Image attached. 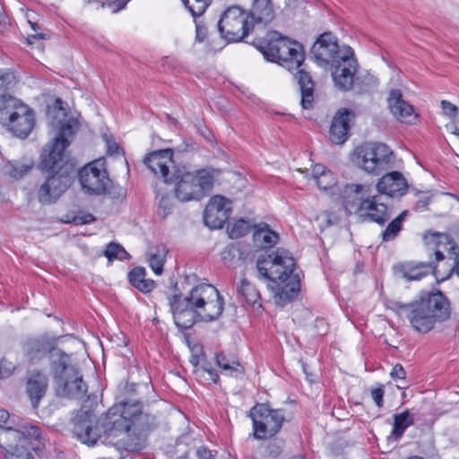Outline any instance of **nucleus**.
<instances>
[{
	"label": "nucleus",
	"mask_w": 459,
	"mask_h": 459,
	"mask_svg": "<svg viewBox=\"0 0 459 459\" xmlns=\"http://www.w3.org/2000/svg\"><path fill=\"white\" fill-rule=\"evenodd\" d=\"M138 411L136 407L130 406L120 411L119 407L112 406L98 419L91 411H80L73 418V434L88 446L100 440L103 444L129 452H139L145 448L148 435L128 421V418Z\"/></svg>",
	"instance_id": "1"
},
{
	"label": "nucleus",
	"mask_w": 459,
	"mask_h": 459,
	"mask_svg": "<svg viewBox=\"0 0 459 459\" xmlns=\"http://www.w3.org/2000/svg\"><path fill=\"white\" fill-rule=\"evenodd\" d=\"M50 125L58 130L53 141L48 143L40 157L39 169L49 175L39 190V200L51 204L57 200L71 186L75 176V162L66 152L72 137L79 127L78 120L70 117Z\"/></svg>",
	"instance_id": "2"
},
{
	"label": "nucleus",
	"mask_w": 459,
	"mask_h": 459,
	"mask_svg": "<svg viewBox=\"0 0 459 459\" xmlns=\"http://www.w3.org/2000/svg\"><path fill=\"white\" fill-rule=\"evenodd\" d=\"M170 311L178 328L189 329L197 321L217 320L224 309V299L211 284L194 287L188 296L175 294L169 298Z\"/></svg>",
	"instance_id": "3"
},
{
	"label": "nucleus",
	"mask_w": 459,
	"mask_h": 459,
	"mask_svg": "<svg viewBox=\"0 0 459 459\" xmlns=\"http://www.w3.org/2000/svg\"><path fill=\"white\" fill-rule=\"evenodd\" d=\"M387 307L406 317L415 331L423 333L450 316V302L440 290L421 292L419 299L411 303L389 301Z\"/></svg>",
	"instance_id": "4"
},
{
	"label": "nucleus",
	"mask_w": 459,
	"mask_h": 459,
	"mask_svg": "<svg viewBox=\"0 0 459 459\" xmlns=\"http://www.w3.org/2000/svg\"><path fill=\"white\" fill-rule=\"evenodd\" d=\"M256 47L267 60L279 63L289 71L298 70L295 78L301 92L300 104L304 109L311 108L314 102L315 82L311 74L305 68H301L305 59L302 45L286 39H279L267 43L266 47Z\"/></svg>",
	"instance_id": "5"
},
{
	"label": "nucleus",
	"mask_w": 459,
	"mask_h": 459,
	"mask_svg": "<svg viewBox=\"0 0 459 459\" xmlns=\"http://www.w3.org/2000/svg\"><path fill=\"white\" fill-rule=\"evenodd\" d=\"M343 207L347 214H357L362 221L379 226H384L392 216V209L381 202L379 195H371V186L366 184L345 186Z\"/></svg>",
	"instance_id": "6"
},
{
	"label": "nucleus",
	"mask_w": 459,
	"mask_h": 459,
	"mask_svg": "<svg viewBox=\"0 0 459 459\" xmlns=\"http://www.w3.org/2000/svg\"><path fill=\"white\" fill-rule=\"evenodd\" d=\"M214 178L212 173L201 169L188 170L185 166L172 172L169 184H174L175 196L181 202L199 201L212 190Z\"/></svg>",
	"instance_id": "7"
},
{
	"label": "nucleus",
	"mask_w": 459,
	"mask_h": 459,
	"mask_svg": "<svg viewBox=\"0 0 459 459\" xmlns=\"http://www.w3.org/2000/svg\"><path fill=\"white\" fill-rule=\"evenodd\" d=\"M394 153L391 149L382 143H366L353 152L354 164L368 174L379 175L393 161Z\"/></svg>",
	"instance_id": "8"
},
{
	"label": "nucleus",
	"mask_w": 459,
	"mask_h": 459,
	"mask_svg": "<svg viewBox=\"0 0 459 459\" xmlns=\"http://www.w3.org/2000/svg\"><path fill=\"white\" fill-rule=\"evenodd\" d=\"M295 261L284 248H277L256 261V268L261 277L273 282L284 283L295 275Z\"/></svg>",
	"instance_id": "9"
},
{
	"label": "nucleus",
	"mask_w": 459,
	"mask_h": 459,
	"mask_svg": "<svg viewBox=\"0 0 459 459\" xmlns=\"http://www.w3.org/2000/svg\"><path fill=\"white\" fill-rule=\"evenodd\" d=\"M217 26L221 36L228 42L243 41L255 28L248 14L237 5L223 12Z\"/></svg>",
	"instance_id": "10"
},
{
	"label": "nucleus",
	"mask_w": 459,
	"mask_h": 459,
	"mask_svg": "<svg viewBox=\"0 0 459 459\" xmlns=\"http://www.w3.org/2000/svg\"><path fill=\"white\" fill-rule=\"evenodd\" d=\"M0 108V120L9 131L20 138H26L35 126L33 111L19 100H10Z\"/></svg>",
	"instance_id": "11"
},
{
	"label": "nucleus",
	"mask_w": 459,
	"mask_h": 459,
	"mask_svg": "<svg viewBox=\"0 0 459 459\" xmlns=\"http://www.w3.org/2000/svg\"><path fill=\"white\" fill-rule=\"evenodd\" d=\"M253 421L254 437L256 439H266L276 435L285 420L281 410L270 409L264 403L255 405L250 411Z\"/></svg>",
	"instance_id": "12"
},
{
	"label": "nucleus",
	"mask_w": 459,
	"mask_h": 459,
	"mask_svg": "<svg viewBox=\"0 0 459 459\" xmlns=\"http://www.w3.org/2000/svg\"><path fill=\"white\" fill-rule=\"evenodd\" d=\"M78 177L82 188L90 195H104L111 186V179L100 160L85 165L79 170Z\"/></svg>",
	"instance_id": "13"
},
{
	"label": "nucleus",
	"mask_w": 459,
	"mask_h": 459,
	"mask_svg": "<svg viewBox=\"0 0 459 459\" xmlns=\"http://www.w3.org/2000/svg\"><path fill=\"white\" fill-rule=\"evenodd\" d=\"M315 61L320 65H332L342 56V47L331 32L321 34L311 48Z\"/></svg>",
	"instance_id": "14"
},
{
	"label": "nucleus",
	"mask_w": 459,
	"mask_h": 459,
	"mask_svg": "<svg viewBox=\"0 0 459 459\" xmlns=\"http://www.w3.org/2000/svg\"><path fill=\"white\" fill-rule=\"evenodd\" d=\"M231 201L221 195L212 197L205 207L204 221L210 229H221L231 214Z\"/></svg>",
	"instance_id": "15"
},
{
	"label": "nucleus",
	"mask_w": 459,
	"mask_h": 459,
	"mask_svg": "<svg viewBox=\"0 0 459 459\" xmlns=\"http://www.w3.org/2000/svg\"><path fill=\"white\" fill-rule=\"evenodd\" d=\"M173 152L170 149L155 151L144 158V163L148 169L158 178L169 184L172 172L178 169L172 159Z\"/></svg>",
	"instance_id": "16"
},
{
	"label": "nucleus",
	"mask_w": 459,
	"mask_h": 459,
	"mask_svg": "<svg viewBox=\"0 0 459 459\" xmlns=\"http://www.w3.org/2000/svg\"><path fill=\"white\" fill-rule=\"evenodd\" d=\"M49 367L56 384L78 370L76 366L72 363L71 355L56 347L49 355Z\"/></svg>",
	"instance_id": "17"
},
{
	"label": "nucleus",
	"mask_w": 459,
	"mask_h": 459,
	"mask_svg": "<svg viewBox=\"0 0 459 459\" xmlns=\"http://www.w3.org/2000/svg\"><path fill=\"white\" fill-rule=\"evenodd\" d=\"M376 188L379 195L388 196L403 195L408 189V183L403 175L399 171H392L385 174L377 183Z\"/></svg>",
	"instance_id": "18"
},
{
	"label": "nucleus",
	"mask_w": 459,
	"mask_h": 459,
	"mask_svg": "<svg viewBox=\"0 0 459 459\" xmlns=\"http://www.w3.org/2000/svg\"><path fill=\"white\" fill-rule=\"evenodd\" d=\"M48 388V376L39 370L29 373L26 381V393L34 409L39 407V402L46 395Z\"/></svg>",
	"instance_id": "19"
},
{
	"label": "nucleus",
	"mask_w": 459,
	"mask_h": 459,
	"mask_svg": "<svg viewBox=\"0 0 459 459\" xmlns=\"http://www.w3.org/2000/svg\"><path fill=\"white\" fill-rule=\"evenodd\" d=\"M114 406L119 407L120 411H125L126 407H136L139 411L132 417H129L128 421L134 428L139 429L140 431L144 430L148 434V432L156 425L155 416L143 411L142 403L136 400L122 401Z\"/></svg>",
	"instance_id": "20"
},
{
	"label": "nucleus",
	"mask_w": 459,
	"mask_h": 459,
	"mask_svg": "<svg viewBox=\"0 0 459 459\" xmlns=\"http://www.w3.org/2000/svg\"><path fill=\"white\" fill-rule=\"evenodd\" d=\"M353 113L347 109L342 108L334 115L329 131L330 141L334 144L344 143L349 137L350 120Z\"/></svg>",
	"instance_id": "21"
},
{
	"label": "nucleus",
	"mask_w": 459,
	"mask_h": 459,
	"mask_svg": "<svg viewBox=\"0 0 459 459\" xmlns=\"http://www.w3.org/2000/svg\"><path fill=\"white\" fill-rule=\"evenodd\" d=\"M60 338L61 336L48 337L42 335L37 338L28 339L23 344L24 353L30 360L39 359L47 352L50 355L53 350L56 349V345Z\"/></svg>",
	"instance_id": "22"
},
{
	"label": "nucleus",
	"mask_w": 459,
	"mask_h": 459,
	"mask_svg": "<svg viewBox=\"0 0 459 459\" xmlns=\"http://www.w3.org/2000/svg\"><path fill=\"white\" fill-rule=\"evenodd\" d=\"M56 385L57 394L68 398H82L87 392V385L79 370L64 377L63 381H59Z\"/></svg>",
	"instance_id": "23"
},
{
	"label": "nucleus",
	"mask_w": 459,
	"mask_h": 459,
	"mask_svg": "<svg viewBox=\"0 0 459 459\" xmlns=\"http://www.w3.org/2000/svg\"><path fill=\"white\" fill-rule=\"evenodd\" d=\"M391 113L402 122H410L415 118L413 107L403 99L400 90H392L387 99Z\"/></svg>",
	"instance_id": "24"
},
{
	"label": "nucleus",
	"mask_w": 459,
	"mask_h": 459,
	"mask_svg": "<svg viewBox=\"0 0 459 459\" xmlns=\"http://www.w3.org/2000/svg\"><path fill=\"white\" fill-rule=\"evenodd\" d=\"M254 26L261 22H271L274 17V10L271 0H253L247 13Z\"/></svg>",
	"instance_id": "25"
},
{
	"label": "nucleus",
	"mask_w": 459,
	"mask_h": 459,
	"mask_svg": "<svg viewBox=\"0 0 459 459\" xmlns=\"http://www.w3.org/2000/svg\"><path fill=\"white\" fill-rule=\"evenodd\" d=\"M331 65L333 67V72L351 74L354 78L357 71V61L354 58L353 49L349 46H342V56Z\"/></svg>",
	"instance_id": "26"
},
{
	"label": "nucleus",
	"mask_w": 459,
	"mask_h": 459,
	"mask_svg": "<svg viewBox=\"0 0 459 459\" xmlns=\"http://www.w3.org/2000/svg\"><path fill=\"white\" fill-rule=\"evenodd\" d=\"M300 290V280L299 274L290 276L284 285L276 293L275 299L278 305L284 306L287 302L293 300Z\"/></svg>",
	"instance_id": "27"
},
{
	"label": "nucleus",
	"mask_w": 459,
	"mask_h": 459,
	"mask_svg": "<svg viewBox=\"0 0 459 459\" xmlns=\"http://www.w3.org/2000/svg\"><path fill=\"white\" fill-rule=\"evenodd\" d=\"M253 239L257 247L268 248L277 244L279 236L270 229L268 224L261 223L255 226Z\"/></svg>",
	"instance_id": "28"
},
{
	"label": "nucleus",
	"mask_w": 459,
	"mask_h": 459,
	"mask_svg": "<svg viewBox=\"0 0 459 459\" xmlns=\"http://www.w3.org/2000/svg\"><path fill=\"white\" fill-rule=\"evenodd\" d=\"M23 434L21 431L20 425L14 427L1 428L0 439L4 442L6 449L18 451L19 447L24 448Z\"/></svg>",
	"instance_id": "29"
},
{
	"label": "nucleus",
	"mask_w": 459,
	"mask_h": 459,
	"mask_svg": "<svg viewBox=\"0 0 459 459\" xmlns=\"http://www.w3.org/2000/svg\"><path fill=\"white\" fill-rule=\"evenodd\" d=\"M238 297L250 306L262 307L261 294L254 284L247 279H242L237 289Z\"/></svg>",
	"instance_id": "30"
},
{
	"label": "nucleus",
	"mask_w": 459,
	"mask_h": 459,
	"mask_svg": "<svg viewBox=\"0 0 459 459\" xmlns=\"http://www.w3.org/2000/svg\"><path fill=\"white\" fill-rule=\"evenodd\" d=\"M16 83V76L12 71L0 70V108L6 107L10 100H16L9 92Z\"/></svg>",
	"instance_id": "31"
},
{
	"label": "nucleus",
	"mask_w": 459,
	"mask_h": 459,
	"mask_svg": "<svg viewBox=\"0 0 459 459\" xmlns=\"http://www.w3.org/2000/svg\"><path fill=\"white\" fill-rule=\"evenodd\" d=\"M168 249L164 245L150 247L146 254L149 265L152 271L160 275L163 272V265L166 260Z\"/></svg>",
	"instance_id": "32"
},
{
	"label": "nucleus",
	"mask_w": 459,
	"mask_h": 459,
	"mask_svg": "<svg viewBox=\"0 0 459 459\" xmlns=\"http://www.w3.org/2000/svg\"><path fill=\"white\" fill-rule=\"evenodd\" d=\"M434 266L430 263H420L417 264H403L400 271L407 281H417L430 273Z\"/></svg>",
	"instance_id": "33"
},
{
	"label": "nucleus",
	"mask_w": 459,
	"mask_h": 459,
	"mask_svg": "<svg viewBox=\"0 0 459 459\" xmlns=\"http://www.w3.org/2000/svg\"><path fill=\"white\" fill-rule=\"evenodd\" d=\"M34 167V162L31 160H20L9 161L4 166V173L11 178L18 180L28 174Z\"/></svg>",
	"instance_id": "34"
},
{
	"label": "nucleus",
	"mask_w": 459,
	"mask_h": 459,
	"mask_svg": "<svg viewBox=\"0 0 459 459\" xmlns=\"http://www.w3.org/2000/svg\"><path fill=\"white\" fill-rule=\"evenodd\" d=\"M414 418L410 414L409 410L404 411L402 413L394 415V427L391 433V437L394 439H400L407 428L413 425Z\"/></svg>",
	"instance_id": "35"
},
{
	"label": "nucleus",
	"mask_w": 459,
	"mask_h": 459,
	"mask_svg": "<svg viewBox=\"0 0 459 459\" xmlns=\"http://www.w3.org/2000/svg\"><path fill=\"white\" fill-rule=\"evenodd\" d=\"M216 363L224 371H227L229 375L238 376L244 373V368L240 365L238 360L233 356H228L223 352L216 354Z\"/></svg>",
	"instance_id": "36"
},
{
	"label": "nucleus",
	"mask_w": 459,
	"mask_h": 459,
	"mask_svg": "<svg viewBox=\"0 0 459 459\" xmlns=\"http://www.w3.org/2000/svg\"><path fill=\"white\" fill-rule=\"evenodd\" d=\"M408 213V211L405 210L388 223L385 230H383L381 233L383 241H392L398 236L400 231L403 230V223L405 221Z\"/></svg>",
	"instance_id": "37"
},
{
	"label": "nucleus",
	"mask_w": 459,
	"mask_h": 459,
	"mask_svg": "<svg viewBox=\"0 0 459 459\" xmlns=\"http://www.w3.org/2000/svg\"><path fill=\"white\" fill-rule=\"evenodd\" d=\"M191 14L195 18L201 16L212 0H182Z\"/></svg>",
	"instance_id": "38"
},
{
	"label": "nucleus",
	"mask_w": 459,
	"mask_h": 459,
	"mask_svg": "<svg viewBox=\"0 0 459 459\" xmlns=\"http://www.w3.org/2000/svg\"><path fill=\"white\" fill-rule=\"evenodd\" d=\"M333 79L335 86L342 91H349L352 88V85L356 82L352 75L343 74L339 72L332 73Z\"/></svg>",
	"instance_id": "39"
},
{
	"label": "nucleus",
	"mask_w": 459,
	"mask_h": 459,
	"mask_svg": "<svg viewBox=\"0 0 459 459\" xmlns=\"http://www.w3.org/2000/svg\"><path fill=\"white\" fill-rule=\"evenodd\" d=\"M20 429L23 434L24 446H26L30 440H38L41 437V430L36 425L20 424Z\"/></svg>",
	"instance_id": "40"
},
{
	"label": "nucleus",
	"mask_w": 459,
	"mask_h": 459,
	"mask_svg": "<svg viewBox=\"0 0 459 459\" xmlns=\"http://www.w3.org/2000/svg\"><path fill=\"white\" fill-rule=\"evenodd\" d=\"M377 78L370 74L356 79L355 85L359 87V92H368L377 86Z\"/></svg>",
	"instance_id": "41"
},
{
	"label": "nucleus",
	"mask_w": 459,
	"mask_h": 459,
	"mask_svg": "<svg viewBox=\"0 0 459 459\" xmlns=\"http://www.w3.org/2000/svg\"><path fill=\"white\" fill-rule=\"evenodd\" d=\"M105 255L108 260L119 259L123 260L129 257V254L125 250V248L117 243H110L108 245Z\"/></svg>",
	"instance_id": "42"
},
{
	"label": "nucleus",
	"mask_w": 459,
	"mask_h": 459,
	"mask_svg": "<svg viewBox=\"0 0 459 459\" xmlns=\"http://www.w3.org/2000/svg\"><path fill=\"white\" fill-rule=\"evenodd\" d=\"M250 224L247 221L243 219L236 221L229 230L230 237L231 238H241L250 231Z\"/></svg>",
	"instance_id": "43"
},
{
	"label": "nucleus",
	"mask_w": 459,
	"mask_h": 459,
	"mask_svg": "<svg viewBox=\"0 0 459 459\" xmlns=\"http://www.w3.org/2000/svg\"><path fill=\"white\" fill-rule=\"evenodd\" d=\"M315 182L320 189L327 190L335 186L337 181L334 174L329 170L328 172H325V175L319 177V178Z\"/></svg>",
	"instance_id": "44"
},
{
	"label": "nucleus",
	"mask_w": 459,
	"mask_h": 459,
	"mask_svg": "<svg viewBox=\"0 0 459 459\" xmlns=\"http://www.w3.org/2000/svg\"><path fill=\"white\" fill-rule=\"evenodd\" d=\"M159 214L162 218H166L171 213L173 209V200L169 195H162L159 200Z\"/></svg>",
	"instance_id": "45"
},
{
	"label": "nucleus",
	"mask_w": 459,
	"mask_h": 459,
	"mask_svg": "<svg viewBox=\"0 0 459 459\" xmlns=\"http://www.w3.org/2000/svg\"><path fill=\"white\" fill-rule=\"evenodd\" d=\"M145 269L143 267H135L128 273L129 282L134 286H139V283L145 279Z\"/></svg>",
	"instance_id": "46"
},
{
	"label": "nucleus",
	"mask_w": 459,
	"mask_h": 459,
	"mask_svg": "<svg viewBox=\"0 0 459 459\" xmlns=\"http://www.w3.org/2000/svg\"><path fill=\"white\" fill-rule=\"evenodd\" d=\"M441 108L446 116L449 118H455L459 114V108L455 104L451 103L448 100H442Z\"/></svg>",
	"instance_id": "47"
},
{
	"label": "nucleus",
	"mask_w": 459,
	"mask_h": 459,
	"mask_svg": "<svg viewBox=\"0 0 459 459\" xmlns=\"http://www.w3.org/2000/svg\"><path fill=\"white\" fill-rule=\"evenodd\" d=\"M15 369V366L7 360H1L0 362V378L4 379L12 376Z\"/></svg>",
	"instance_id": "48"
},
{
	"label": "nucleus",
	"mask_w": 459,
	"mask_h": 459,
	"mask_svg": "<svg viewBox=\"0 0 459 459\" xmlns=\"http://www.w3.org/2000/svg\"><path fill=\"white\" fill-rule=\"evenodd\" d=\"M130 0H104L102 6L111 8L113 13H117L126 7Z\"/></svg>",
	"instance_id": "49"
},
{
	"label": "nucleus",
	"mask_w": 459,
	"mask_h": 459,
	"mask_svg": "<svg viewBox=\"0 0 459 459\" xmlns=\"http://www.w3.org/2000/svg\"><path fill=\"white\" fill-rule=\"evenodd\" d=\"M104 195H108L110 197L115 198V199H120V198L125 197L126 190L122 186H115L111 182V186H108V189H107V191Z\"/></svg>",
	"instance_id": "50"
},
{
	"label": "nucleus",
	"mask_w": 459,
	"mask_h": 459,
	"mask_svg": "<svg viewBox=\"0 0 459 459\" xmlns=\"http://www.w3.org/2000/svg\"><path fill=\"white\" fill-rule=\"evenodd\" d=\"M442 238V234L438 232H431L429 231L423 236V239L426 245L428 246H437L439 242V239Z\"/></svg>",
	"instance_id": "51"
},
{
	"label": "nucleus",
	"mask_w": 459,
	"mask_h": 459,
	"mask_svg": "<svg viewBox=\"0 0 459 459\" xmlns=\"http://www.w3.org/2000/svg\"><path fill=\"white\" fill-rule=\"evenodd\" d=\"M384 394H385V391H384L383 386L377 387V388H374L371 390V397H372L373 401L375 402V403L377 404V406L379 408H381L384 403V400H383Z\"/></svg>",
	"instance_id": "52"
},
{
	"label": "nucleus",
	"mask_w": 459,
	"mask_h": 459,
	"mask_svg": "<svg viewBox=\"0 0 459 459\" xmlns=\"http://www.w3.org/2000/svg\"><path fill=\"white\" fill-rule=\"evenodd\" d=\"M195 22V40L203 42L207 37V28L199 22Z\"/></svg>",
	"instance_id": "53"
},
{
	"label": "nucleus",
	"mask_w": 459,
	"mask_h": 459,
	"mask_svg": "<svg viewBox=\"0 0 459 459\" xmlns=\"http://www.w3.org/2000/svg\"><path fill=\"white\" fill-rule=\"evenodd\" d=\"M390 376L394 380L404 379L406 377V372H405L404 368H403V366L401 364L397 363L393 367Z\"/></svg>",
	"instance_id": "54"
},
{
	"label": "nucleus",
	"mask_w": 459,
	"mask_h": 459,
	"mask_svg": "<svg viewBox=\"0 0 459 459\" xmlns=\"http://www.w3.org/2000/svg\"><path fill=\"white\" fill-rule=\"evenodd\" d=\"M154 287H155L154 281L145 278L143 281H142L139 283V286H135L134 288L138 289L140 291H142L143 293H147V292H150L151 290H152L154 289Z\"/></svg>",
	"instance_id": "55"
},
{
	"label": "nucleus",
	"mask_w": 459,
	"mask_h": 459,
	"mask_svg": "<svg viewBox=\"0 0 459 459\" xmlns=\"http://www.w3.org/2000/svg\"><path fill=\"white\" fill-rule=\"evenodd\" d=\"M430 200H431V197L429 195L422 196L416 202V204L414 205V210L416 212H423V211L427 210V208L430 203Z\"/></svg>",
	"instance_id": "56"
},
{
	"label": "nucleus",
	"mask_w": 459,
	"mask_h": 459,
	"mask_svg": "<svg viewBox=\"0 0 459 459\" xmlns=\"http://www.w3.org/2000/svg\"><path fill=\"white\" fill-rule=\"evenodd\" d=\"M329 170L330 169L322 164H316L312 169V178L316 181L319 178V177L325 175V173L328 172Z\"/></svg>",
	"instance_id": "57"
},
{
	"label": "nucleus",
	"mask_w": 459,
	"mask_h": 459,
	"mask_svg": "<svg viewBox=\"0 0 459 459\" xmlns=\"http://www.w3.org/2000/svg\"><path fill=\"white\" fill-rule=\"evenodd\" d=\"M95 217L91 213H86L82 216H76L74 219V221L77 225L88 224L93 222L95 221Z\"/></svg>",
	"instance_id": "58"
},
{
	"label": "nucleus",
	"mask_w": 459,
	"mask_h": 459,
	"mask_svg": "<svg viewBox=\"0 0 459 459\" xmlns=\"http://www.w3.org/2000/svg\"><path fill=\"white\" fill-rule=\"evenodd\" d=\"M106 143L108 154L114 155L119 153L120 147L113 139L107 138Z\"/></svg>",
	"instance_id": "59"
},
{
	"label": "nucleus",
	"mask_w": 459,
	"mask_h": 459,
	"mask_svg": "<svg viewBox=\"0 0 459 459\" xmlns=\"http://www.w3.org/2000/svg\"><path fill=\"white\" fill-rule=\"evenodd\" d=\"M197 455L200 459H215L212 452L206 448H200L197 450Z\"/></svg>",
	"instance_id": "60"
},
{
	"label": "nucleus",
	"mask_w": 459,
	"mask_h": 459,
	"mask_svg": "<svg viewBox=\"0 0 459 459\" xmlns=\"http://www.w3.org/2000/svg\"><path fill=\"white\" fill-rule=\"evenodd\" d=\"M9 417H10V414L7 411L0 410V423H6Z\"/></svg>",
	"instance_id": "61"
},
{
	"label": "nucleus",
	"mask_w": 459,
	"mask_h": 459,
	"mask_svg": "<svg viewBox=\"0 0 459 459\" xmlns=\"http://www.w3.org/2000/svg\"><path fill=\"white\" fill-rule=\"evenodd\" d=\"M208 374L210 375L211 377V379L212 380L213 383H217L218 380H219V375L212 369L211 368H204Z\"/></svg>",
	"instance_id": "62"
},
{
	"label": "nucleus",
	"mask_w": 459,
	"mask_h": 459,
	"mask_svg": "<svg viewBox=\"0 0 459 459\" xmlns=\"http://www.w3.org/2000/svg\"><path fill=\"white\" fill-rule=\"evenodd\" d=\"M45 38H46L45 34H43V33H37V34H34V35H30L28 38V41H29L30 44H32L35 39H45Z\"/></svg>",
	"instance_id": "63"
},
{
	"label": "nucleus",
	"mask_w": 459,
	"mask_h": 459,
	"mask_svg": "<svg viewBox=\"0 0 459 459\" xmlns=\"http://www.w3.org/2000/svg\"><path fill=\"white\" fill-rule=\"evenodd\" d=\"M7 26V21L4 14L0 12V31L4 30Z\"/></svg>",
	"instance_id": "64"
}]
</instances>
